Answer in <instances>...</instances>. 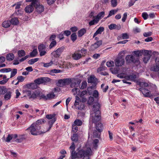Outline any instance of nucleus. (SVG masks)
Returning a JSON list of instances; mask_svg holds the SVG:
<instances>
[{
	"instance_id": "nucleus-1",
	"label": "nucleus",
	"mask_w": 159,
	"mask_h": 159,
	"mask_svg": "<svg viewBox=\"0 0 159 159\" xmlns=\"http://www.w3.org/2000/svg\"><path fill=\"white\" fill-rule=\"evenodd\" d=\"M92 153V151L90 147H89L87 144L83 149H80L77 152H73L71 159H75L83 157L84 159V158L85 159H89V156L91 155Z\"/></svg>"
},
{
	"instance_id": "nucleus-2",
	"label": "nucleus",
	"mask_w": 159,
	"mask_h": 159,
	"mask_svg": "<svg viewBox=\"0 0 159 159\" xmlns=\"http://www.w3.org/2000/svg\"><path fill=\"white\" fill-rule=\"evenodd\" d=\"M99 107L100 105L98 103H96L93 106V111L91 113L89 120L90 130L91 129V125L93 123H96L101 119L100 113L99 110Z\"/></svg>"
},
{
	"instance_id": "nucleus-3",
	"label": "nucleus",
	"mask_w": 159,
	"mask_h": 159,
	"mask_svg": "<svg viewBox=\"0 0 159 159\" xmlns=\"http://www.w3.org/2000/svg\"><path fill=\"white\" fill-rule=\"evenodd\" d=\"M45 120L43 119L38 120L35 122L33 123L27 129L30 130V134L34 135H37L44 133L46 132L45 130L42 131L40 130L41 126L43 123H44Z\"/></svg>"
},
{
	"instance_id": "nucleus-4",
	"label": "nucleus",
	"mask_w": 159,
	"mask_h": 159,
	"mask_svg": "<svg viewBox=\"0 0 159 159\" xmlns=\"http://www.w3.org/2000/svg\"><path fill=\"white\" fill-rule=\"evenodd\" d=\"M65 50V47L63 46L58 48L57 50L52 52L51 54L55 58H58Z\"/></svg>"
},
{
	"instance_id": "nucleus-5",
	"label": "nucleus",
	"mask_w": 159,
	"mask_h": 159,
	"mask_svg": "<svg viewBox=\"0 0 159 159\" xmlns=\"http://www.w3.org/2000/svg\"><path fill=\"white\" fill-rule=\"evenodd\" d=\"M126 61L127 63H130L132 62L139 64L140 62L138 59L132 55H127L125 57Z\"/></svg>"
},
{
	"instance_id": "nucleus-6",
	"label": "nucleus",
	"mask_w": 159,
	"mask_h": 159,
	"mask_svg": "<svg viewBox=\"0 0 159 159\" xmlns=\"http://www.w3.org/2000/svg\"><path fill=\"white\" fill-rule=\"evenodd\" d=\"M51 79L48 77H40L34 80L35 83L38 84L45 83L50 82Z\"/></svg>"
},
{
	"instance_id": "nucleus-7",
	"label": "nucleus",
	"mask_w": 159,
	"mask_h": 159,
	"mask_svg": "<svg viewBox=\"0 0 159 159\" xmlns=\"http://www.w3.org/2000/svg\"><path fill=\"white\" fill-rule=\"evenodd\" d=\"M79 96L81 98V101L83 102H86L89 97V95L87 90H84L80 92Z\"/></svg>"
},
{
	"instance_id": "nucleus-8",
	"label": "nucleus",
	"mask_w": 159,
	"mask_h": 159,
	"mask_svg": "<svg viewBox=\"0 0 159 159\" xmlns=\"http://www.w3.org/2000/svg\"><path fill=\"white\" fill-rule=\"evenodd\" d=\"M151 52L147 50H143V54L144 57L143 59V61L145 63H147L150 59Z\"/></svg>"
},
{
	"instance_id": "nucleus-9",
	"label": "nucleus",
	"mask_w": 159,
	"mask_h": 159,
	"mask_svg": "<svg viewBox=\"0 0 159 159\" xmlns=\"http://www.w3.org/2000/svg\"><path fill=\"white\" fill-rule=\"evenodd\" d=\"M27 92V96L29 97L30 99H34L39 97L40 95V92L38 91H35L33 92L28 91Z\"/></svg>"
},
{
	"instance_id": "nucleus-10",
	"label": "nucleus",
	"mask_w": 159,
	"mask_h": 159,
	"mask_svg": "<svg viewBox=\"0 0 159 159\" xmlns=\"http://www.w3.org/2000/svg\"><path fill=\"white\" fill-rule=\"evenodd\" d=\"M46 48V45L43 44H41L39 46L38 48L40 56H44L46 54L47 52L45 50Z\"/></svg>"
},
{
	"instance_id": "nucleus-11",
	"label": "nucleus",
	"mask_w": 159,
	"mask_h": 159,
	"mask_svg": "<svg viewBox=\"0 0 159 159\" xmlns=\"http://www.w3.org/2000/svg\"><path fill=\"white\" fill-rule=\"evenodd\" d=\"M115 64L116 66H120L124 64L125 61L122 57H119L115 60Z\"/></svg>"
},
{
	"instance_id": "nucleus-12",
	"label": "nucleus",
	"mask_w": 159,
	"mask_h": 159,
	"mask_svg": "<svg viewBox=\"0 0 159 159\" xmlns=\"http://www.w3.org/2000/svg\"><path fill=\"white\" fill-rule=\"evenodd\" d=\"M35 3L32 2L30 5H27L25 8V11L27 13H30L34 10V6L35 7Z\"/></svg>"
},
{
	"instance_id": "nucleus-13",
	"label": "nucleus",
	"mask_w": 159,
	"mask_h": 159,
	"mask_svg": "<svg viewBox=\"0 0 159 159\" xmlns=\"http://www.w3.org/2000/svg\"><path fill=\"white\" fill-rule=\"evenodd\" d=\"M72 82L70 84V87L73 88L74 87L77 88L79 87L81 81L78 80L76 78H72Z\"/></svg>"
},
{
	"instance_id": "nucleus-14",
	"label": "nucleus",
	"mask_w": 159,
	"mask_h": 159,
	"mask_svg": "<svg viewBox=\"0 0 159 159\" xmlns=\"http://www.w3.org/2000/svg\"><path fill=\"white\" fill-rule=\"evenodd\" d=\"M139 90L142 92L145 97H151V93L149 90L143 88H140L139 89Z\"/></svg>"
},
{
	"instance_id": "nucleus-15",
	"label": "nucleus",
	"mask_w": 159,
	"mask_h": 159,
	"mask_svg": "<svg viewBox=\"0 0 159 159\" xmlns=\"http://www.w3.org/2000/svg\"><path fill=\"white\" fill-rule=\"evenodd\" d=\"M102 44V41L99 40L92 45L89 48L90 51H93L98 48Z\"/></svg>"
},
{
	"instance_id": "nucleus-16",
	"label": "nucleus",
	"mask_w": 159,
	"mask_h": 159,
	"mask_svg": "<svg viewBox=\"0 0 159 159\" xmlns=\"http://www.w3.org/2000/svg\"><path fill=\"white\" fill-rule=\"evenodd\" d=\"M72 57L75 60H78L82 57L81 54L80 53V50L76 51L72 54Z\"/></svg>"
},
{
	"instance_id": "nucleus-17",
	"label": "nucleus",
	"mask_w": 159,
	"mask_h": 159,
	"mask_svg": "<svg viewBox=\"0 0 159 159\" xmlns=\"http://www.w3.org/2000/svg\"><path fill=\"white\" fill-rule=\"evenodd\" d=\"M9 79L7 78V76L6 75H0V84H6L8 81Z\"/></svg>"
},
{
	"instance_id": "nucleus-18",
	"label": "nucleus",
	"mask_w": 159,
	"mask_h": 159,
	"mask_svg": "<svg viewBox=\"0 0 159 159\" xmlns=\"http://www.w3.org/2000/svg\"><path fill=\"white\" fill-rule=\"evenodd\" d=\"M36 11L38 13H41L43 11L44 7L42 5H35V7Z\"/></svg>"
},
{
	"instance_id": "nucleus-19",
	"label": "nucleus",
	"mask_w": 159,
	"mask_h": 159,
	"mask_svg": "<svg viewBox=\"0 0 159 159\" xmlns=\"http://www.w3.org/2000/svg\"><path fill=\"white\" fill-rule=\"evenodd\" d=\"M80 103H81L80 101H75L74 106L76 109L81 110L84 108V105H82L80 106L79 107V105Z\"/></svg>"
},
{
	"instance_id": "nucleus-20",
	"label": "nucleus",
	"mask_w": 159,
	"mask_h": 159,
	"mask_svg": "<svg viewBox=\"0 0 159 159\" xmlns=\"http://www.w3.org/2000/svg\"><path fill=\"white\" fill-rule=\"evenodd\" d=\"M11 24L14 25H18L19 23V21L17 18L15 17L13 18L10 20Z\"/></svg>"
},
{
	"instance_id": "nucleus-21",
	"label": "nucleus",
	"mask_w": 159,
	"mask_h": 159,
	"mask_svg": "<svg viewBox=\"0 0 159 159\" xmlns=\"http://www.w3.org/2000/svg\"><path fill=\"white\" fill-rule=\"evenodd\" d=\"M71 92L74 95H79L80 93V91L79 88H75L71 90Z\"/></svg>"
},
{
	"instance_id": "nucleus-22",
	"label": "nucleus",
	"mask_w": 159,
	"mask_h": 159,
	"mask_svg": "<svg viewBox=\"0 0 159 159\" xmlns=\"http://www.w3.org/2000/svg\"><path fill=\"white\" fill-rule=\"evenodd\" d=\"M137 85H139L141 88H143V87H146L150 86L149 84L148 83L145 82H141L138 81L137 82Z\"/></svg>"
},
{
	"instance_id": "nucleus-23",
	"label": "nucleus",
	"mask_w": 159,
	"mask_h": 159,
	"mask_svg": "<svg viewBox=\"0 0 159 159\" xmlns=\"http://www.w3.org/2000/svg\"><path fill=\"white\" fill-rule=\"evenodd\" d=\"M61 71L59 69H54L49 71V74L50 75L54 76L55 73H58L61 72Z\"/></svg>"
},
{
	"instance_id": "nucleus-24",
	"label": "nucleus",
	"mask_w": 159,
	"mask_h": 159,
	"mask_svg": "<svg viewBox=\"0 0 159 159\" xmlns=\"http://www.w3.org/2000/svg\"><path fill=\"white\" fill-rule=\"evenodd\" d=\"M104 30V29L103 27H100L94 34L93 36V38H94L98 34H101Z\"/></svg>"
},
{
	"instance_id": "nucleus-25",
	"label": "nucleus",
	"mask_w": 159,
	"mask_h": 159,
	"mask_svg": "<svg viewBox=\"0 0 159 159\" xmlns=\"http://www.w3.org/2000/svg\"><path fill=\"white\" fill-rule=\"evenodd\" d=\"M136 78V75L132 74L127 76L126 78V79L128 80L134 81Z\"/></svg>"
},
{
	"instance_id": "nucleus-26",
	"label": "nucleus",
	"mask_w": 159,
	"mask_h": 159,
	"mask_svg": "<svg viewBox=\"0 0 159 159\" xmlns=\"http://www.w3.org/2000/svg\"><path fill=\"white\" fill-rule=\"evenodd\" d=\"M11 23L9 20H5L2 23V25L3 27L5 28L9 27L11 25Z\"/></svg>"
},
{
	"instance_id": "nucleus-27",
	"label": "nucleus",
	"mask_w": 159,
	"mask_h": 159,
	"mask_svg": "<svg viewBox=\"0 0 159 159\" xmlns=\"http://www.w3.org/2000/svg\"><path fill=\"white\" fill-rule=\"evenodd\" d=\"M15 57L14 55L12 53H9L7 54L6 58L8 61H12L13 60Z\"/></svg>"
},
{
	"instance_id": "nucleus-28",
	"label": "nucleus",
	"mask_w": 159,
	"mask_h": 159,
	"mask_svg": "<svg viewBox=\"0 0 159 159\" xmlns=\"http://www.w3.org/2000/svg\"><path fill=\"white\" fill-rule=\"evenodd\" d=\"M57 85L60 87H62L65 85L64 79H62L59 80L57 83Z\"/></svg>"
},
{
	"instance_id": "nucleus-29",
	"label": "nucleus",
	"mask_w": 159,
	"mask_h": 159,
	"mask_svg": "<svg viewBox=\"0 0 159 159\" xmlns=\"http://www.w3.org/2000/svg\"><path fill=\"white\" fill-rule=\"evenodd\" d=\"M86 30L85 28H83L79 30L78 32V35L79 37H81L86 33Z\"/></svg>"
},
{
	"instance_id": "nucleus-30",
	"label": "nucleus",
	"mask_w": 159,
	"mask_h": 159,
	"mask_svg": "<svg viewBox=\"0 0 159 159\" xmlns=\"http://www.w3.org/2000/svg\"><path fill=\"white\" fill-rule=\"evenodd\" d=\"M105 15L104 11H101L99 12L95 17L99 21Z\"/></svg>"
},
{
	"instance_id": "nucleus-31",
	"label": "nucleus",
	"mask_w": 159,
	"mask_h": 159,
	"mask_svg": "<svg viewBox=\"0 0 159 159\" xmlns=\"http://www.w3.org/2000/svg\"><path fill=\"white\" fill-rule=\"evenodd\" d=\"M99 20L95 17L93 19L91 20L89 22V25L90 26H91L96 24L98 23Z\"/></svg>"
},
{
	"instance_id": "nucleus-32",
	"label": "nucleus",
	"mask_w": 159,
	"mask_h": 159,
	"mask_svg": "<svg viewBox=\"0 0 159 159\" xmlns=\"http://www.w3.org/2000/svg\"><path fill=\"white\" fill-rule=\"evenodd\" d=\"M55 120L54 119H53L49 121L48 125H49V127L48 128L47 130H45L46 132L48 131L52 127V125L55 122Z\"/></svg>"
},
{
	"instance_id": "nucleus-33",
	"label": "nucleus",
	"mask_w": 159,
	"mask_h": 159,
	"mask_svg": "<svg viewBox=\"0 0 159 159\" xmlns=\"http://www.w3.org/2000/svg\"><path fill=\"white\" fill-rule=\"evenodd\" d=\"M39 59L38 58H33L31 59L28 61V63L30 65L33 64L35 62H37Z\"/></svg>"
},
{
	"instance_id": "nucleus-34",
	"label": "nucleus",
	"mask_w": 159,
	"mask_h": 159,
	"mask_svg": "<svg viewBox=\"0 0 159 159\" xmlns=\"http://www.w3.org/2000/svg\"><path fill=\"white\" fill-rule=\"evenodd\" d=\"M96 78L94 76H90L88 78V82L89 83H94L95 82Z\"/></svg>"
},
{
	"instance_id": "nucleus-35",
	"label": "nucleus",
	"mask_w": 159,
	"mask_h": 159,
	"mask_svg": "<svg viewBox=\"0 0 159 159\" xmlns=\"http://www.w3.org/2000/svg\"><path fill=\"white\" fill-rule=\"evenodd\" d=\"M143 50H140L134 51L133 53L135 55V56H134L136 58H137L138 59V57L142 55V53H143Z\"/></svg>"
},
{
	"instance_id": "nucleus-36",
	"label": "nucleus",
	"mask_w": 159,
	"mask_h": 159,
	"mask_svg": "<svg viewBox=\"0 0 159 159\" xmlns=\"http://www.w3.org/2000/svg\"><path fill=\"white\" fill-rule=\"evenodd\" d=\"M43 63V66L46 68H48L49 67L51 66H52V65L54 64L53 61L52 60L50 62L48 63Z\"/></svg>"
},
{
	"instance_id": "nucleus-37",
	"label": "nucleus",
	"mask_w": 159,
	"mask_h": 159,
	"mask_svg": "<svg viewBox=\"0 0 159 159\" xmlns=\"http://www.w3.org/2000/svg\"><path fill=\"white\" fill-rule=\"evenodd\" d=\"M82 122L81 120L79 119H76L74 121V124L78 126H80L82 124Z\"/></svg>"
},
{
	"instance_id": "nucleus-38",
	"label": "nucleus",
	"mask_w": 159,
	"mask_h": 159,
	"mask_svg": "<svg viewBox=\"0 0 159 159\" xmlns=\"http://www.w3.org/2000/svg\"><path fill=\"white\" fill-rule=\"evenodd\" d=\"M18 55L19 57H21L25 56V52L24 50H20L18 51Z\"/></svg>"
},
{
	"instance_id": "nucleus-39",
	"label": "nucleus",
	"mask_w": 159,
	"mask_h": 159,
	"mask_svg": "<svg viewBox=\"0 0 159 159\" xmlns=\"http://www.w3.org/2000/svg\"><path fill=\"white\" fill-rule=\"evenodd\" d=\"M11 96V92H7L5 94L4 98L6 100H8L10 99Z\"/></svg>"
},
{
	"instance_id": "nucleus-40",
	"label": "nucleus",
	"mask_w": 159,
	"mask_h": 159,
	"mask_svg": "<svg viewBox=\"0 0 159 159\" xmlns=\"http://www.w3.org/2000/svg\"><path fill=\"white\" fill-rule=\"evenodd\" d=\"M70 148L71 150V156H70V157L71 158L72 157V153L73 152H75V145L74 143H72L70 147Z\"/></svg>"
},
{
	"instance_id": "nucleus-41",
	"label": "nucleus",
	"mask_w": 159,
	"mask_h": 159,
	"mask_svg": "<svg viewBox=\"0 0 159 159\" xmlns=\"http://www.w3.org/2000/svg\"><path fill=\"white\" fill-rule=\"evenodd\" d=\"M38 52L36 48L34 49L32 52L30 53V56L31 57H35L37 54Z\"/></svg>"
},
{
	"instance_id": "nucleus-42",
	"label": "nucleus",
	"mask_w": 159,
	"mask_h": 159,
	"mask_svg": "<svg viewBox=\"0 0 159 159\" xmlns=\"http://www.w3.org/2000/svg\"><path fill=\"white\" fill-rule=\"evenodd\" d=\"M102 125L101 123H98V125H97L96 126V129L98 131V132H100L102 131Z\"/></svg>"
},
{
	"instance_id": "nucleus-43",
	"label": "nucleus",
	"mask_w": 159,
	"mask_h": 159,
	"mask_svg": "<svg viewBox=\"0 0 159 159\" xmlns=\"http://www.w3.org/2000/svg\"><path fill=\"white\" fill-rule=\"evenodd\" d=\"M71 139L72 141L76 142L78 140V138L76 134H74L71 137Z\"/></svg>"
},
{
	"instance_id": "nucleus-44",
	"label": "nucleus",
	"mask_w": 159,
	"mask_h": 159,
	"mask_svg": "<svg viewBox=\"0 0 159 159\" xmlns=\"http://www.w3.org/2000/svg\"><path fill=\"white\" fill-rule=\"evenodd\" d=\"M64 79L65 85L70 84L71 82H72V78H66Z\"/></svg>"
},
{
	"instance_id": "nucleus-45",
	"label": "nucleus",
	"mask_w": 159,
	"mask_h": 159,
	"mask_svg": "<svg viewBox=\"0 0 159 159\" xmlns=\"http://www.w3.org/2000/svg\"><path fill=\"white\" fill-rule=\"evenodd\" d=\"M118 9L116 10H111L109 13V15L107 16V17H109L112 15H114L115 13H116L118 11Z\"/></svg>"
},
{
	"instance_id": "nucleus-46",
	"label": "nucleus",
	"mask_w": 159,
	"mask_h": 159,
	"mask_svg": "<svg viewBox=\"0 0 159 159\" xmlns=\"http://www.w3.org/2000/svg\"><path fill=\"white\" fill-rule=\"evenodd\" d=\"M11 71V69L10 68H3L0 70V72L2 73L8 72Z\"/></svg>"
},
{
	"instance_id": "nucleus-47",
	"label": "nucleus",
	"mask_w": 159,
	"mask_h": 159,
	"mask_svg": "<svg viewBox=\"0 0 159 159\" xmlns=\"http://www.w3.org/2000/svg\"><path fill=\"white\" fill-rule=\"evenodd\" d=\"M81 52V54L82 57H84L87 53V50L84 48H83L80 50V52Z\"/></svg>"
},
{
	"instance_id": "nucleus-48",
	"label": "nucleus",
	"mask_w": 159,
	"mask_h": 159,
	"mask_svg": "<svg viewBox=\"0 0 159 159\" xmlns=\"http://www.w3.org/2000/svg\"><path fill=\"white\" fill-rule=\"evenodd\" d=\"M17 73V70L16 69H14L11 71V73L10 78H11L15 75Z\"/></svg>"
},
{
	"instance_id": "nucleus-49",
	"label": "nucleus",
	"mask_w": 159,
	"mask_h": 159,
	"mask_svg": "<svg viewBox=\"0 0 159 159\" xmlns=\"http://www.w3.org/2000/svg\"><path fill=\"white\" fill-rule=\"evenodd\" d=\"M106 65L108 67H112L114 66V62L113 61H110L107 62Z\"/></svg>"
},
{
	"instance_id": "nucleus-50",
	"label": "nucleus",
	"mask_w": 159,
	"mask_h": 159,
	"mask_svg": "<svg viewBox=\"0 0 159 159\" xmlns=\"http://www.w3.org/2000/svg\"><path fill=\"white\" fill-rule=\"evenodd\" d=\"M151 70L154 71H159V67L157 65L151 67Z\"/></svg>"
},
{
	"instance_id": "nucleus-51",
	"label": "nucleus",
	"mask_w": 159,
	"mask_h": 159,
	"mask_svg": "<svg viewBox=\"0 0 159 159\" xmlns=\"http://www.w3.org/2000/svg\"><path fill=\"white\" fill-rule=\"evenodd\" d=\"M127 76L125 74L122 73L119 74L117 75V77L120 79L125 78L126 79Z\"/></svg>"
},
{
	"instance_id": "nucleus-52",
	"label": "nucleus",
	"mask_w": 159,
	"mask_h": 159,
	"mask_svg": "<svg viewBox=\"0 0 159 159\" xmlns=\"http://www.w3.org/2000/svg\"><path fill=\"white\" fill-rule=\"evenodd\" d=\"M117 0H111V6L113 7H115L117 5Z\"/></svg>"
},
{
	"instance_id": "nucleus-53",
	"label": "nucleus",
	"mask_w": 159,
	"mask_h": 159,
	"mask_svg": "<svg viewBox=\"0 0 159 159\" xmlns=\"http://www.w3.org/2000/svg\"><path fill=\"white\" fill-rule=\"evenodd\" d=\"M142 16L145 20H147L149 17V15L146 12H144L142 13Z\"/></svg>"
},
{
	"instance_id": "nucleus-54",
	"label": "nucleus",
	"mask_w": 159,
	"mask_h": 159,
	"mask_svg": "<svg viewBox=\"0 0 159 159\" xmlns=\"http://www.w3.org/2000/svg\"><path fill=\"white\" fill-rule=\"evenodd\" d=\"M57 42L55 40L52 41L51 43L49 46L50 49H51L56 45Z\"/></svg>"
},
{
	"instance_id": "nucleus-55",
	"label": "nucleus",
	"mask_w": 159,
	"mask_h": 159,
	"mask_svg": "<svg viewBox=\"0 0 159 159\" xmlns=\"http://www.w3.org/2000/svg\"><path fill=\"white\" fill-rule=\"evenodd\" d=\"M89 99L87 103L89 105H91L94 101V98L93 97H90L88 98Z\"/></svg>"
},
{
	"instance_id": "nucleus-56",
	"label": "nucleus",
	"mask_w": 159,
	"mask_h": 159,
	"mask_svg": "<svg viewBox=\"0 0 159 159\" xmlns=\"http://www.w3.org/2000/svg\"><path fill=\"white\" fill-rule=\"evenodd\" d=\"M71 38L73 41H75L77 39L76 34L75 33L72 34L71 35Z\"/></svg>"
},
{
	"instance_id": "nucleus-57",
	"label": "nucleus",
	"mask_w": 159,
	"mask_h": 159,
	"mask_svg": "<svg viewBox=\"0 0 159 159\" xmlns=\"http://www.w3.org/2000/svg\"><path fill=\"white\" fill-rule=\"evenodd\" d=\"M150 85V89L151 90H153L155 91L156 90V89H157V87L156 85L155 84H149Z\"/></svg>"
},
{
	"instance_id": "nucleus-58",
	"label": "nucleus",
	"mask_w": 159,
	"mask_h": 159,
	"mask_svg": "<svg viewBox=\"0 0 159 159\" xmlns=\"http://www.w3.org/2000/svg\"><path fill=\"white\" fill-rule=\"evenodd\" d=\"M12 139V135L8 134L6 139V141L7 142H10V140Z\"/></svg>"
},
{
	"instance_id": "nucleus-59",
	"label": "nucleus",
	"mask_w": 159,
	"mask_h": 159,
	"mask_svg": "<svg viewBox=\"0 0 159 159\" xmlns=\"http://www.w3.org/2000/svg\"><path fill=\"white\" fill-rule=\"evenodd\" d=\"M78 130V128L74 124H73L72 126V131L74 132H76Z\"/></svg>"
},
{
	"instance_id": "nucleus-60",
	"label": "nucleus",
	"mask_w": 159,
	"mask_h": 159,
	"mask_svg": "<svg viewBox=\"0 0 159 159\" xmlns=\"http://www.w3.org/2000/svg\"><path fill=\"white\" fill-rule=\"evenodd\" d=\"M55 95L53 93H49L47 95V99L53 98Z\"/></svg>"
},
{
	"instance_id": "nucleus-61",
	"label": "nucleus",
	"mask_w": 159,
	"mask_h": 159,
	"mask_svg": "<svg viewBox=\"0 0 159 159\" xmlns=\"http://www.w3.org/2000/svg\"><path fill=\"white\" fill-rule=\"evenodd\" d=\"M116 25L115 24H112L109 25L108 27L109 29L111 30L116 29Z\"/></svg>"
},
{
	"instance_id": "nucleus-62",
	"label": "nucleus",
	"mask_w": 159,
	"mask_h": 159,
	"mask_svg": "<svg viewBox=\"0 0 159 159\" xmlns=\"http://www.w3.org/2000/svg\"><path fill=\"white\" fill-rule=\"evenodd\" d=\"M87 85V83L86 81H84L82 82L81 86L80 88L81 89H84L86 87Z\"/></svg>"
},
{
	"instance_id": "nucleus-63",
	"label": "nucleus",
	"mask_w": 159,
	"mask_h": 159,
	"mask_svg": "<svg viewBox=\"0 0 159 159\" xmlns=\"http://www.w3.org/2000/svg\"><path fill=\"white\" fill-rule=\"evenodd\" d=\"M121 36L123 39H128L129 38V35L126 33L122 34Z\"/></svg>"
},
{
	"instance_id": "nucleus-64",
	"label": "nucleus",
	"mask_w": 159,
	"mask_h": 159,
	"mask_svg": "<svg viewBox=\"0 0 159 159\" xmlns=\"http://www.w3.org/2000/svg\"><path fill=\"white\" fill-rule=\"evenodd\" d=\"M98 139H95L93 142V147L95 148H96L97 147V144L98 142Z\"/></svg>"
}]
</instances>
